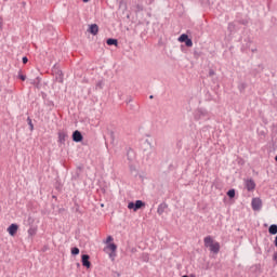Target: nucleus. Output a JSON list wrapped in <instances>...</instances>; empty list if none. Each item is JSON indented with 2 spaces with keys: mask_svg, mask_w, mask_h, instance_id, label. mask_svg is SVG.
I'll use <instances>...</instances> for the list:
<instances>
[{
  "mask_svg": "<svg viewBox=\"0 0 277 277\" xmlns=\"http://www.w3.org/2000/svg\"><path fill=\"white\" fill-rule=\"evenodd\" d=\"M166 209H168V203L166 202L160 203L157 209L158 215H163V213H166Z\"/></svg>",
  "mask_w": 277,
  "mask_h": 277,
  "instance_id": "nucleus-15",
  "label": "nucleus"
},
{
  "mask_svg": "<svg viewBox=\"0 0 277 277\" xmlns=\"http://www.w3.org/2000/svg\"><path fill=\"white\" fill-rule=\"evenodd\" d=\"M149 98H155V96H154V95H150Z\"/></svg>",
  "mask_w": 277,
  "mask_h": 277,
  "instance_id": "nucleus-47",
  "label": "nucleus"
},
{
  "mask_svg": "<svg viewBox=\"0 0 277 277\" xmlns=\"http://www.w3.org/2000/svg\"><path fill=\"white\" fill-rule=\"evenodd\" d=\"M47 106L48 107H55V103L53 101L48 100L47 101Z\"/></svg>",
  "mask_w": 277,
  "mask_h": 277,
  "instance_id": "nucleus-31",
  "label": "nucleus"
},
{
  "mask_svg": "<svg viewBox=\"0 0 277 277\" xmlns=\"http://www.w3.org/2000/svg\"><path fill=\"white\" fill-rule=\"evenodd\" d=\"M81 263H82V266L85 267L87 269H90V267H92V262H90L89 254L81 255Z\"/></svg>",
  "mask_w": 277,
  "mask_h": 277,
  "instance_id": "nucleus-8",
  "label": "nucleus"
},
{
  "mask_svg": "<svg viewBox=\"0 0 277 277\" xmlns=\"http://www.w3.org/2000/svg\"><path fill=\"white\" fill-rule=\"evenodd\" d=\"M133 8H134V12L135 14H140V12H144V4L142 3V1L140 0H133Z\"/></svg>",
  "mask_w": 277,
  "mask_h": 277,
  "instance_id": "nucleus-10",
  "label": "nucleus"
},
{
  "mask_svg": "<svg viewBox=\"0 0 277 277\" xmlns=\"http://www.w3.org/2000/svg\"><path fill=\"white\" fill-rule=\"evenodd\" d=\"M147 5H153L155 3V0H146Z\"/></svg>",
  "mask_w": 277,
  "mask_h": 277,
  "instance_id": "nucleus-38",
  "label": "nucleus"
},
{
  "mask_svg": "<svg viewBox=\"0 0 277 277\" xmlns=\"http://www.w3.org/2000/svg\"><path fill=\"white\" fill-rule=\"evenodd\" d=\"M210 118L209 110L205 108H198L194 114L195 120H209Z\"/></svg>",
  "mask_w": 277,
  "mask_h": 277,
  "instance_id": "nucleus-3",
  "label": "nucleus"
},
{
  "mask_svg": "<svg viewBox=\"0 0 277 277\" xmlns=\"http://www.w3.org/2000/svg\"><path fill=\"white\" fill-rule=\"evenodd\" d=\"M3 29V18L0 17V31Z\"/></svg>",
  "mask_w": 277,
  "mask_h": 277,
  "instance_id": "nucleus-40",
  "label": "nucleus"
},
{
  "mask_svg": "<svg viewBox=\"0 0 277 277\" xmlns=\"http://www.w3.org/2000/svg\"><path fill=\"white\" fill-rule=\"evenodd\" d=\"M194 55L197 56V57H200V54H198V51H195Z\"/></svg>",
  "mask_w": 277,
  "mask_h": 277,
  "instance_id": "nucleus-43",
  "label": "nucleus"
},
{
  "mask_svg": "<svg viewBox=\"0 0 277 277\" xmlns=\"http://www.w3.org/2000/svg\"><path fill=\"white\" fill-rule=\"evenodd\" d=\"M117 274V277H120V273H116Z\"/></svg>",
  "mask_w": 277,
  "mask_h": 277,
  "instance_id": "nucleus-48",
  "label": "nucleus"
},
{
  "mask_svg": "<svg viewBox=\"0 0 277 277\" xmlns=\"http://www.w3.org/2000/svg\"><path fill=\"white\" fill-rule=\"evenodd\" d=\"M128 166L131 174H135V176H137V168L135 167V162H128Z\"/></svg>",
  "mask_w": 277,
  "mask_h": 277,
  "instance_id": "nucleus-17",
  "label": "nucleus"
},
{
  "mask_svg": "<svg viewBox=\"0 0 277 277\" xmlns=\"http://www.w3.org/2000/svg\"><path fill=\"white\" fill-rule=\"evenodd\" d=\"M111 241H114V237L113 236H108L106 238V243L109 245V243H111Z\"/></svg>",
  "mask_w": 277,
  "mask_h": 277,
  "instance_id": "nucleus-32",
  "label": "nucleus"
},
{
  "mask_svg": "<svg viewBox=\"0 0 277 277\" xmlns=\"http://www.w3.org/2000/svg\"><path fill=\"white\" fill-rule=\"evenodd\" d=\"M131 101H132V100L130 98V100L128 101V103H131Z\"/></svg>",
  "mask_w": 277,
  "mask_h": 277,
  "instance_id": "nucleus-50",
  "label": "nucleus"
},
{
  "mask_svg": "<svg viewBox=\"0 0 277 277\" xmlns=\"http://www.w3.org/2000/svg\"><path fill=\"white\" fill-rule=\"evenodd\" d=\"M89 34L92 36H97L98 35V25L97 24H91L89 26Z\"/></svg>",
  "mask_w": 277,
  "mask_h": 277,
  "instance_id": "nucleus-14",
  "label": "nucleus"
},
{
  "mask_svg": "<svg viewBox=\"0 0 277 277\" xmlns=\"http://www.w3.org/2000/svg\"><path fill=\"white\" fill-rule=\"evenodd\" d=\"M27 123H28V126H29V130H30V131H34V122L31 121V117H28V118H27Z\"/></svg>",
  "mask_w": 277,
  "mask_h": 277,
  "instance_id": "nucleus-29",
  "label": "nucleus"
},
{
  "mask_svg": "<svg viewBox=\"0 0 277 277\" xmlns=\"http://www.w3.org/2000/svg\"><path fill=\"white\" fill-rule=\"evenodd\" d=\"M76 170L82 174V172H83V164L78 166L76 168Z\"/></svg>",
  "mask_w": 277,
  "mask_h": 277,
  "instance_id": "nucleus-33",
  "label": "nucleus"
},
{
  "mask_svg": "<svg viewBox=\"0 0 277 277\" xmlns=\"http://www.w3.org/2000/svg\"><path fill=\"white\" fill-rule=\"evenodd\" d=\"M263 70H265V65L259 64L258 67L252 68L250 70V75H251V77H256L258 75H261V72H263Z\"/></svg>",
  "mask_w": 277,
  "mask_h": 277,
  "instance_id": "nucleus-6",
  "label": "nucleus"
},
{
  "mask_svg": "<svg viewBox=\"0 0 277 277\" xmlns=\"http://www.w3.org/2000/svg\"><path fill=\"white\" fill-rule=\"evenodd\" d=\"M40 83V77H37L36 80L34 81V83Z\"/></svg>",
  "mask_w": 277,
  "mask_h": 277,
  "instance_id": "nucleus-41",
  "label": "nucleus"
},
{
  "mask_svg": "<svg viewBox=\"0 0 277 277\" xmlns=\"http://www.w3.org/2000/svg\"><path fill=\"white\" fill-rule=\"evenodd\" d=\"M6 230L11 237H14L18 233V224L12 223Z\"/></svg>",
  "mask_w": 277,
  "mask_h": 277,
  "instance_id": "nucleus-11",
  "label": "nucleus"
},
{
  "mask_svg": "<svg viewBox=\"0 0 277 277\" xmlns=\"http://www.w3.org/2000/svg\"><path fill=\"white\" fill-rule=\"evenodd\" d=\"M145 142H146V144H148V146H153V144L150 143V141L146 140Z\"/></svg>",
  "mask_w": 277,
  "mask_h": 277,
  "instance_id": "nucleus-45",
  "label": "nucleus"
},
{
  "mask_svg": "<svg viewBox=\"0 0 277 277\" xmlns=\"http://www.w3.org/2000/svg\"><path fill=\"white\" fill-rule=\"evenodd\" d=\"M275 161L277 162V156L275 157Z\"/></svg>",
  "mask_w": 277,
  "mask_h": 277,
  "instance_id": "nucleus-51",
  "label": "nucleus"
},
{
  "mask_svg": "<svg viewBox=\"0 0 277 277\" xmlns=\"http://www.w3.org/2000/svg\"><path fill=\"white\" fill-rule=\"evenodd\" d=\"M185 47L192 48L194 47V41L192 40V38H189L188 40L184 41Z\"/></svg>",
  "mask_w": 277,
  "mask_h": 277,
  "instance_id": "nucleus-28",
  "label": "nucleus"
},
{
  "mask_svg": "<svg viewBox=\"0 0 277 277\" xmlns=\"http://www.w3.org/2000/svg\"><path fill=\"white\" fill-rule=\"evenodd\" d=\"M239 25H248V21L247 19H240L238 21Z\"/></svg>",
  "mask_w": 277,
  "mask_h": 277,
  "instance_id": "nucleus-34",
  "label": "nucleus"
},
{
  "mask_svg": "<svg viewBox=\"0 0 277 277\" xmlns=\"http://www.w3.org/2000/svg\"><path fill=\"white\" fill-rule=\"evenodd\" d=\"M144 207H146V202H144L143 200H136L135 202L130 201L128 203V209L132 211H140V209H144Z\"/></svg>",
  "mask_w": 277,
  "mask_h": 277,
  "instance_id": "nucleus-4",
  "label": "nucleus"
},
{
  "mask_svg": "<svg viewBox=\"0 0 277 277\" xmlns=\"http://www.w3.org/2000/svg\"><path fill=\"white\" fill-rule=\"evenodd\" d=\"M72 142H76L79 144V142H83V134H81V131L75 130L71 135Z\"/></svg>",
  "mask_w": 277,
  "mask_h": 277,
  "instance_id": "nucleus-9",
  "label": "nucleus"
},
{
  "mask_svg": "<svg viewBox=\"0 0 277 277\" xmlns=\"http://www.w3.org/2000/svg\"><path fill=\"white\" fill-rule=\"evenodd\" d=\"M17 78L21 79V81H25L27 79L26 75H23L21 70L18 71Z\"/></svg>",
  "mask_w": 277,
  "mask_h": 277,
  "instance_id": "nucleus-30",
  "label": "nucleus"
},
{
  "mask_svg": "<svg viewBox=\"0 0 277 277\" xmlns=\"http://www.w3.org/2000/svg\"><path fill=\"white\" fill-rule=\"evenodd\" d=\"M127 159H128L129 163L135 162V150H133V148H128Z\"/></svg>",
  "mask_w": 277,
  "mask_h": 277,
  "instance_id": "nucleus-12",
  "label": "nucleus"
},
{
  "mask_svg": "<svg viewBox=\"0 0 277 277\" xmlns=\"http://www.w3.org/2000/svg\"><path fill=\"white\" fill-rule=\"evenodd\" d=\"M245 187L247 192H253L254 189H256V183L252 179L246 180Z\"/></svg>",
  "mask_w": 277,
  "mask_h": 277,
  "instance_id": "nucleus-7",
  "label": "nucleus"
},
{
  "mask_svg": "<svg viewBox=\"0 0 277 277\" xmlns=\"http://www.w3.org/2000/svg\"><path fill=\"white\" fill-rule=\"evenodd\" d=\"M235 188H230L228 192H227V196L230 200H233V198H235Z\"/></svg>",
  "mask_w": 277,
  "mask_h": 277,
  "instance_id": "nucleus-26",
  "label": "nucleus"
},
{
  "mask_svg": "<svg viewBox=\"0 0 277 277\" xmlns=\"http://www.w3.org/2000/svg\"><path fill=\"white\" fill-rule=\"evenodd\" d=\"M109 258L113 259V261H114V259H116V252L114 253V251H110Z\"/></svg>",
  "mask_w": 277,
  "mask_h": 277,
  "instance_id": "nucleus-36",
  "label": "nucleus"
},
{
  "mask_svg": "<svg viewBox=\"0 0 277 277\" xmlns=\"http://www.w3.org/2000/svg\"><path fill=\"white\" fill-rule=\"evenodd\" d=\"M248 42H250V43H251L252 41H251L250 39H248Z\"/></svg>",
  "mask_w": 277,
  "mask_h": 277,
  "instance_id": "nucleus-49",
  "label": "nucleus"
},
{
  "mask_svg": "<svg viewBox=\"0 0 277 277\" xmlns=\"http://www.w3.org/2000/svg\"><path fill=\"white\" fill-rule=\"evenodd\" d=\"M52 75L55 76V81H57V83H64V72L62 71V68H60V64H55L52 67Z\"/></svg>",
  "mask_w": 277,
  "mask_h": 277,
  "instance_id": "nucleus-2",
  "label": "nucleus"
},
{
  "mask_svg": "<svg viewBox=\"0 0 277 277\" xmlns=\"http://www.w3.org/2000/svg\"><path fill=\"white\" fill-rule=\"evenodd\" d=\"M274 246H275V248H277V235H276L275 240H274Z\"/></svg>",
  "mask_w": 277,
  "mask_h": 277,
  "instance_id": "nucleus-42",
  "label": "nucleus"
},
{
  "mask_svg": "<svg viewBox=\"0 0 277 277\" xmlns=\"http://www.w3.org/2000/svg\"><path fill=\"white\" fill-rule=\"evenodd\" d=\"M258 49L254 48V49H251V53H256Z\"/></svg>",
  "mask_w": 277,
  "mask_h": 277,
  "instance_id": "nucleus-44",
  "label": "nucleus"
},
{
  "mask_svg": "<svg viewBox=\"0 0 277 277\" xmlns=\"http://www.w3.org/2000/svg\"><path fill=\"white\" fill-rule=\"evenodd\" d=\"M22 62L23 64H27V62H29V58L27 56H23Z\"/></svg>",
  "mask_w": 277,
  "mask_h": 277,
  "instance_id": "nucleus-35",
  "label": "nucleus"
},
{
  "mask_svg": "<svg viewBox=\"0 0 277 277\" xmlns=\"http://www.w3.org/2000/svg\"><path fill=\"white\" fill-rule=\"evenodd\" d=\"M66 138H68V133L66 131L58 132V144H66Z\"/></svg>",
  "mask_w": 277,
  "mask_h": 277,
  "instance_id": "nucleus-13",
  "label": "nucleus"
},
{
  "mask_svg": "<svg viewBox=\"0 0 277 277\" xmlns=\"http://www.w3.org/2000/svg\"><path fill=\"white\" fill-rule=\"evenodd\" d=\"M104 85H105V82H103V80H100L95 84V90H103Z\"/></svg>",
  "mask_w": 277,
  "mask_h": 277,
  "instance_id": "nucleus-24",
  "label": "nucleus"
},
{
  "mask_svg": "<svg viewBox=\"0 0 277 277\" xmlns=\"http://www.w3.org/2000/svg\"><path fill=\"white\" fill-rule=\"evenodd\" d=\"M179 42H186V41H188L189 40V35H187V34H182L180 37H179Z\"/></svg>",
  "mask_w": 277,
  "mask_h": 277,
  "instance_id": "nucleus-21",
  "label": "nucleus"
},
{
  "mask_svg": "<svg viewBox=\"0 0 277 277\" xmlns=\"http://www.w3.org/2000/svg\"><path fill=\"white\" fill-rule=\"evenodd\" d=\"M37 233H38V228H36V227H30L28 229L29 237H34Z\"/></svg>",
  "mask_w": 277,
  "mask_h": 277,
  "instance_id": "nucleus-22",
  "label": "nucleus"
},
{
  "mask_svg": "<svg viewBox=\"0 0 277 277\" xmlns=\"http://www.w3.org/2000/svg\"><path fill=\"white\" fill-rule=\"evenodd\" d=\"M82 1H83V3H89L90 0H82Z\"/></svg>",
  "mask_w": 277,
  "mask_h": 277,
  "instance_id": "nucleus-46",
  "label": "nucleus"
},
{
  "mask_svg": "<svg viewBox=\"0 0 277 277\" xmlns=\"http://www.w3.org/2000/svg\"><path fill=\"white\" fill-rule=\"evenodd\" d=\"M108 135L110 136L111 144H114V142H116V134L114 133V130H109Z\"/></svg>",
  "mask_w": 277,
  "mask_h": 277,
  "instance_id": "nucleus-25",
  "label": "nucleus"
},
{
  "mask_svg": "<svg viewBox=\"0 0 277 277\" xmlns=\"http://www.w3.org/2000/svg\"><path fill=\"white\" fill-rule=\"evenodd\" d=\"M227 29H228L229 34H235V31H237V24L229 23L227 26Z\"/></svg>",
  "mask_w": 277,
  "mask_h": 277,
  "instance_id": "nucleus-19",
  "label": "nucleus"
},
{
  "mask_svg": "<svg viewBox=\"0 0 277 277\" xmlns=\"http://www.w3.org/2000/svg\"><path fill=\"white\" fill-rule=\"evenodd\" d=\"M268 233H269V235H277V225L276 224H272L268 227Z\"/></svg>",
  "mask_w": 277,
  "mask_h": 277,
  "instance_id": "nucleus-20",
  "label": "nucleus"
},
{
  "mask_svg": "<svg viewBox=\"0 0 277 277\" xmlns=\"http://www.w3.org/2000/svg\"><path fill=\"white\" fill-rule=\"evenodd\" d=\"M101 207H105V205L102 203Z\"/></svg>",
  "mask_w": 277,
  "mask_h": 277,
  "instance_id": "nucleus-52",
  "label": "nucleus"
},
{
  "mask_svg": "<svg viewBox=\"0 0 277 277\" xmlns=\"http://www.w3.org/2000/svg\"><path fill=\"white\" fill-rule=\"evenodd\" d=\"M104 250H105V252L110 250V252H113V254H114L116 252V250H118V246L114 242H110L106 246V248Z\"/></svg>",
  "mask_w": 277,
  "mask_h": 277,
  "instance_id": "nucleus-16",
  "label": "nucleus"
},
{
  "mask_svg": "<svg viewBox=\"0 0 277 277\" xmlns=\"http://www.w3.org/2000/svg\"><path fill=\"white\" fill-rule=\"evenodd\" d=\"M80 176H81V172L77 171V169H76V171H75L74 175L71 176V179H72V181H79Z\"/></svg>",
  "mask_w": 277,
  "mask_h": 277,
  "instance_id": "nucleus-23",
  "label": "nucleus"
},
{
  "mask_svg": "<svg viewBox=\"0 0 277 277\" xmlns=\"http://www.w3.org/2000/svg\"><path fill=\"white\" fill-rule=\"evenodd\" d=\"M80 250L78 247H72L71 248V254L72 256H77L79 254Z\"/></svg>",
  "mask_w": 277,
  "mask_h": 277,
  "instance_id": "nucleus-27",
  "label": "nucleus"
},
{
  "mask_svg": "<svg viewBox=\"0 0 277 277\" xmlns=\"http://www.w3.org/2000/svg\"><path fill=\"white\" fill-rule=\"evenodd\" d=\"M106 44L108 47H118V39H114V38H108L106 40Z\"/></svg>",
  "mask_w": 277,
  "mask_h": 277,
  "instance_id": "nucleus-18",
  "label": "nucleus"
},
{
  "mask_svg": "<svg viewBox=\"0 0 277 277\" xmlns=\"http://www.w3.org/2000/svg\"><path fill=\"white\" fill-rule=\"evenodd\" d=\"M214 75H215V70L210 69V70H209V77H214Z\"/></svg>",
  "mask_w": 277,
  "mask_h": 277,
  "instance_id": "nucleus-37",
  "label": "nucleus"
},
{
  "mask_svg": "<svg viewBox=\"0 0 277 277\" xmlns=\"http://www.w3.org/2000/svg\"><path fill=\"white\" fill-rule=\"evenodd\" d=\"M273 261H275V263L277 264V252L273 254Z\"/></svg>",
  "mask_w": 277,
  "mask_h": 277,
  "instance_id": "nucleus-39",
  "label": "nucleus"
},
{
  "mask_svg": "<svg viewBox=\"0 0 277 277\" xmlns=\"http://www.w3.org/2000/svg\"><path fill=\"white\" fill-rule=\"evenodd\" d=\"M203 243L206 248H210V251L214 254L220 252V242H213V237L207 236L203 239Z\"/></svg>",
  "mask_w": 277,
  "mask_h": 277,
  "instance_id": "nucleus-1",
  "label": "nucleus"
},
{
  "mask_svg": "<svg viewBox=\"0 0 277 277\" xmlns=\"http://www.w3.org/2000/svg\"><path fill=\"white\" fill-rule=\"evenodd\" d=\"M251 207L253 211H261V209L263 208V201L261 200V198H253L251 201Z\"/></svg>",
  "mask_w": 277,
  "mask_h": 277,
  "instance_id": "nucleus-5",
  "label": "nucleus"
}]
</instances>
